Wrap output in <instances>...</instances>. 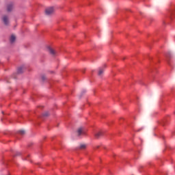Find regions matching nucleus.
I'll return each mask as SVG.
<instances>
[{"label": "nucleus", "instance_id": "20e7f679", "mask_svg": "<svg viewBox=\"0 0 175 175\" xmlns=\"http://www.w3.org/2000/svg\"><path fill=\"white\" fill-rule=\"evenodd\" d=\"M48 51L50 53L51 55H53V57H55V55H57V52L51 47H48Z\"/></svg>", "mask_w": 175, "mask_h": 175}, {"label": "nucleus", "instance_id": "39448f33", "mask_svg": "<svg viewBox=\"0 0 175 175\" xmlns=\"http://www.w3.org/2000/svg\"><path fill=\"white\" fill-rule=\"evenodd\" d=\"M13 3H11L7 5V11L8 12H12L13 10Z\"/></svg>", "mask_w": 175, "mask_h": 175}, {"label": "nucleus", "instance_id": "0eeeda50", "mask_svg": "<svg viewBox=\"0 0 175 175\" xmlns=\"http://www.w3.org/2000/svg\"><path fill=\"white\" fill-rule=\"evenodd\" d=\"M94 136L96 139H99V137L100 136H102V132L101 131H99V132H97L94 134Z\"/></svg>", "mask_w": 175, "mask_h": 175}, {"label": "nucleus", "instance_id": "dca6fc26", "mask_svg": "<svg viewBox=\"0 0 175 175\" xmlns=\"http://www.w3.org/2000/svg\"><path fill=\"white\" fill-rule=\"evenodd\" d=\"M25 159H26V160H28V158H26Z\"/></svg>", "mask_w": 175, "mask_h": 175}, {"label": "nucleus", "instance_id": "2eb2a0df", "mask_svg": "<svg viewBox=\"0 0 175 175\" xmlns=\"http://www.w3.org/2000/svg\"><path fill=\"white\" fill-rule=\"evenodd\" d=\"M42 80H44V77H42Z\"/></svg>", "mask_w": 175, "mask_h": 175}, {"label": "nucleus", "instance_id": "9d476101", "mask_svg": "<svg viewBox=\"0 0 175 175\" xmlns=\"http://www.w3.org/2000/svg\"><path fill=\"white\" fill-rule=\"evenodd\" d=\"M24 72V67H19L18 68V73H23Z\"/></svg>", "mask_w": 175, "mask_h": 175}, {"label": "nucleus", "instance_id": "4468645a", "mask_svg": "<svg viewBox=\"0 0 175 175\" xmlns=\"http://www.w3.org/2000/svg\"><path fill=\"white\" fill-rule=\"evenodd\" d=\"M44 117H47V116H49V112H46L45 113H44L43 115Z\"/></svg>", "mask_w": 175, "mask_h": 175}, {"label": "nucleus", "instance_id": "423d86ee", "mask_svg": "<svg viewBox=\"0 0 175 175\" xmlns=\"http://www.w3.org/2000/svg\"><path fill=\"white\" fill-rule=\"evenodd\" d=\"M165 57H166L167 64L170 65V61L169 60V59L171 58L172 55H170V53H167V55H165Z\"/></svg>", "mask_w": 175, "mask_h": 175}, {"label": "nucleus", "instance_id": "ddd939ff", "mask_svg": "<svg viewBox=\"0 0 175 175\" xmlns=\"http://www.w3.org/2000/svg\"><path fill=\"white\" fill-rule=\"evenodd\" d=\"M18 155H21V153L20 152H17L16 153V154L14 155V157H17V156H18Z\"/></svg>", "mask_w": 175, "mask_h": 175}, {"label": "nucleus", "instance_id": "9b49d317", "mask_svg": "<svg viewBox=\"0 0 175 175\" xmlns=\"http://www.w3.org/2000/svg\"><path fill=\"white\" fill-rule=\"evenodd\" d=\"M19 135H21V136H23V135H25V131L24 130H21L18 131Z\"/></svg>", "mask_w": 175, "mask_h": 175}, {"label": "nucleus", "instance_id": "6e6552de", "mask_svg": "<svg viewBox=\"0 0 175 175\" xmlns=\"http://www.w3.org/2000/svg\"><path fill=\"white\" fill-rule=\"evenodd\" d=\"M10 40L11 43H14V42L16 40V36H14V35H12Z\"/></svg>", "mask_w": 175, "mask_h": 175}, {"label": "nucleus", "instance_id": "7ed1b4c3", "mask_svg": "<svg viewBox=\"0 0 175 175\" xmlns=\"http://www.w3.org/2000/svg\"><path fill=\"white\" fill-rule=\"evenodd\" d=\"M77 133L78 136H82L83 135H85V130L81 127L78 129Z\"/></svg>", "mask_w": 175, "mask_h": 175}, {"label": "nucleus", "instance_id": "f03ea898", "mask_svg": "<svg viewBox=\"0 0 175 175\" xmlns=\"http://www.w3.org/2000/svg\"><path fill=\"white\" fill-rule=\"evenodd\" d=\"M2 21H3V23L4 25H9V23H10L9 16H6V15H4V16L2 17Z\"/></svg>", "mask_w": 175, "mask_h": 175}, {"label": "nucleus", "instance_id": "f257e3e1", "mask_svg": "<svg viewBox=\"0 0 175 175\" xmlns=\"http://www.w3.org/2000/svg\"><path fill=\"white\" fill-rule=\"evenodd\" d=\"M54 13V8L51 7L49 8H46L45 10V14L46 16H50V14H53Z\"/></svg>", "mask_w": 175, "mask_h": 175}, {"label": "nucleus", "instance_id": "f8f14e48", "mask_svg": "<svg viewBox=\"0 0 175 175\" xmlns=\"http://www.w3.org/2000/svg\"><path fill=\"white\" fill-rule=\"evenodd\" d=\"M87 147V146L85 144H81L80 146H79V148L81 150H85V148Z\"/></svg>", "mask_w": 175, "mask_h": 175}, {"label": "nucleus", "instance_id": "1a4fd4ad", "mask_svg": "<svg viewBox=\"0 0 175 175\" xmlns=\"http://www.w3.org/2000/svg\"><path fill=\"white\" fill-rule=\"evenodd\" d=\"M103 72H104L103 68H99L98 75V76H102V75H103Z\"/></svg>", "mask_w": 175, "mask_h": 175}]
</instances>
